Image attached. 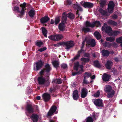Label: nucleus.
<instances>
[{
    "label": "nucleus",
    "instance_id": "4c0bfd02",
    "mask_svg": "<svg viewBox=\"0 0 122 122\" xmlns=\"http://www.w3.org/2000/svg\"><path fill=\"white\" fill-rule=\"evenodd\" d=\"M103 45L104 47H111L112 45L110 43L105 42L103 44Z\"/></svg>",
    "mask_w": 122,
    "mask_h": 122
},
{
    "label": "nucleus",
    "instance_id": "1a4fd4ad",
    "mask_svg": "<svg viewBox=\"0 0 122 122\" xmlns=\"http://www.w3.org/2000/svg\"><path fill=\"white\" fill-rule=\"evenodd\" d=\"M56 107L55 106H53L51 108L50 110L48 112L47 115L51 116L54 113L56 114L58 112L56 111Z\"/></svg>",
    "mask_w": 122,
    "mask_h": 122
},
{
    "label": "nucleus",
    "instance_id": "0e129e2a",
    "mask_svg": "<svg viewBox=\"0 0 122 122\" xmlns=\"http://www.w3.org/2000/svg\"><path fill=\"white\" fill-rule=\"evenodd\" d=\"M55 88H51L50 89V91L51 92H53V91H54L55 90Z\"/></svg>",
    "mask_w": 122,
    "mask_h": 122
},
{
    "label": "nucleus",
    "instance_id": "2eb2a0df",
    "mask_svg": "<svg viewBox=\"0 0 122 122\" xmlns=\"http://www.w3.org/2000/svg\"><path fill=\"white\" fill-rule=\"evenodd\" d=\"M72 95L73 98L74 100H76L79 98L78 92L77 90H75L73 92Z\"/></svg>",
    "mask_w": 122,
    "mask_h": 122
},
{
    "label": "nucleus",
    "instance_id": "680f3d73",
    "mask_svg": "<svg viewBox=\"0 0 122 122\" xmlns=\"http://www.w3.org/2000/svg\"><path fill=\"white\" fill-rule=\"evenodd\" d=\"M112 44L114 47H116L117 46V45L116 43H112Z\"/></svg>",
    "mask_w": 122,
    "mask_h": 122
},
{
    "label": "nucleus",
    "instance_id": "58836bf2",
    "mask_svg": "<svg viewBox=\"0 0 122 122\" xmlns=\"http://www.w3.org/2000/svg\"><path fill=\"white\" fill-rule=\"evenodd\" d=\"M106 40L107 41L112 42L115 41V39L114 37H107L106 38Z\"/></svg>",
    "mask_w": 122,
    "mask_h": 122
},
{
    "label": "nucleus",
    "instance_id": "5fc2aeb1",
    "mask_svg": "<svg viewBox=\"0 0 122 122\" xmlns=\"http://www.w3.org/2000/svg\"><path fill=\"white\" fill-rule=\"evenodd\" d=\"M61 67L64 69L67 68V65L65 64H62L61 65Z\"/></svg>",
    "mask_w": 122,
    "mask_h": 122
},
{
    "label": "nucleus",
    "instance_id": "338daca9",
    "mask_svg": "<svg viewBox=\"0 0 122 122\" xmlns=\"http://www.w3.org/2000/svg\"><path fill=\"white\" fill-rule=\"evenodd\" d=\"M36 99L38 100H40L41 99V97L39 96H37L36 97Z\"/></svg>",
    "mask_w": 122,
    "mask_h": 122
},
{
    "label": "nucleus",
    "instance_id": "0eeeda50",
    "mask_svg": "<svg viewBox=\"0 0 122 122\" xmlns=\"http://www.w3.org/2000/svg\"><path fill=\"white\" fill-rule=\"evenodd\" d=\"M36 65V66H34V70L35 71H37L40 69L43 65V63L41 60L39 61L38 62L34 63V65Z\"/></svg>",
    "mask_w": 122,
    "mask_h": 122
},
{
    "label": "nucleus",
    "instance_id": "c85d7f7f",
    "mask_svg": "<svg viewBox=\"0 0 122 122\" xmlns=\"http://www.w3.org/2000/svg\"><path fill=\"white\" fill-rule=\"evenodd\" d=\"M53 65L56 68H57L59 66V61H54L52 62Z\"/></svg>",
    "mask_w": 122,
    "mask_h": 122
},
{
    "label": "nucleus",
    "instance_id": "cd10ccee",
    "mask_svg": "<svg viewBox=\"0 0 122 122\" xmlns=\"http://www.w3.org/2000/svg\"><path fill=\"white\" fill-rule=\"evenodd\" d=\"M107 22L108 24L113 26H117V22L112 20H108L107 21Z\"/></svg>",
    "mask_w": 122,
    "mask_h": 122
},
{
    "label": "nucleus",
    "instance_id": "052dcab7",
    "mask_svg": "<svg viewBox=\"0 0 122 122\" xmlns=\"http://www.w3.org/2000/svg\"><path fill=\"white\" fill-rule=\"evenodd\" d=\"M96 55H99V54L98 53H93L92 54L93 56L94 57H96Z\"/></svg>",
    "mask_w": 122,
    "mask_h": 122
},
{
    "label": "nucleus",
    "instance_id": "8fccbe9b",
    "mask_svg": "<svg viewBox=\"0 0 122 122\" xmlns=\"http://www.w3.org/2000/svg\"><path fill=\"white\" fill-rule=\"evenodd\" d=\"M100 93L99 91H98L93 95L94 96L96 97H98L100 95Z\"/></svg>",
    "mask_w": 122,
    "mask_h": 122
},
{
    "label": "nucleus",
    "instance_id": "6ab92c4d",
    "mask_svg": "<svg viewBox=\"0 0 122 122\" xmlns=\"http://www.w3.org/2000/svg\"><path fill=\"white\" fill-rule=\"evenodd\" d=\"M82 5L85 7L91 8L93 6V4L90 2H85Z\"/></svg>",
    "mask_w": 122,
    "mask_h": 122
},
{
    "label": "nucleus",
    "instance_id": "49530a36",
    "mask_svg": "<svg viewBox=\"0 0 122 122\" xmlns=\"http://www.w3.org/2000/svg\"><path fill=\"white\" fill-rule=\"evenodd\" d=\"M43 44V43L41 41H37L36 42V45L37 46L40 47Z\"/></svg>",
    "mask_w": 122,
    "mask_h": 122
},
{
    "label": "nucleus",
    "instance_id": "6e6552de",
    "mask_svg": "<svg viewBox=\"0 0 122 122\" xmlns=\"http://www.w3.org/2000/svg\"><path fill=\"white\" fill-rule=\"evenodd\" d=\"M86 38H85V40H84L82 42V46L81 47V48L80 51H79L78 52V54L76 55V56L73 59H72L71 60L72 61H74L75 60L78 59L80 56V54L82 52V51H83L82 50V48L83 47L84 44L86 40Z\"/></svg>",
    "mask_w": 122,
    "mask_h": 122
},
{
    "label": "nucleus",
    "instance_id": "864d4df0",
    "mask_svg": "<svg viewBox=\"0 0 122 122\" xmlns=\"http://www.w3.org/2000/svg\"><path fill=\"white\" fill-rule=\"evenodd\" d=\"M60 20L59 17H57L55 20V24L57 25L60 21Z\"/></svg>",
    "mask_w": 122,
    "mask_h": 122
},
{
    "label": "nucleus",
    "instance_id": "f704fd0d",
    "mask_svg": "<svg viewBox=\"0 0 122 122\" xmlns=\"http://www.w3.org/2000/svg\"><path fill=\"white\" fill-rule=\"evenodd\" d=\"M56 41L60 40L63 38V36L62 35H56Z\"/></svg>",
    "mask_w": 122,
    "mask_h": 122
},
{
    "label": "nucleus",
    "instance_id": "79ce46f5",
    "mask_svg": "<svg viewBox=\"0 0 122 122\" xmlns=\"http://www.w3.org/2000/svg\"><path fill=\"white\" fill-rule=\"evenodd\" d=\"M93 118L91 117H89L86 119V122H93Z\"/></svg>",
    "mask_w": 122,
    "mask_h": 122
},
{
    "label": "nucleus",
    "instance_id": "39448f33",
    "mask_svg": "<svg viewBox=\"0 0 122 122\" xmlns=\"http://www.w3.org/2000/svg\"><path fill=\"white\" fill-rule=\"evenodd\" d=\"M115 4L112 1H110L108 5V11L110 13H112L113 12Z\"/></svg>",
    "mask_w": 122,
    "mask_h": 122
},
{
    "label": "nucleus",
    "instance_id": "c756f323",
    "mask_svg": "<svg viewBox=\"0 0 122 122\" xmlns=\"http://www.w3.org/2000/svg\"><path fill=\"white\" fill-rule=\"evenodd\" d=\"M67 14L66 13L64 12L63 14L62 17V22L64 23H66V20L67 19Z\"/></svg>",
    "mask_w": 122,
    "mask_h": 122
},
{
    "label": "nucleus",
    "instance_id": "a18cd8bd",
    "mask_svg": "<svg viewBox=\"0 0 122 122\" xmlns=\"http://www.w3.org/2000/svg\"><path fill=\"white\" fill-rule=\"evenodd\" d=\"M81 61L83 62H88L89 61V58H85L82 57L81 59Z\"/></svg>",
    "mask_w": 122,
    "mask_h": 122
},
{
    "label": "nucleus",
    "instance_id": "9b49d317",
    "mask_svg": "<svg viewBox=\"0 0 122 122\" xmlns=\"http://www.w3.org/2000/svg\"><path fill=\"white\" fill-rule=\"evenodd\" d=\"M73 7L75 10H77V11L76 12V14L78 15L77 17H78L79 16V15L78 14V11L79 10L82 11V9L80 6L77 3L76 4L74 5Z\"/></svg>",
    "mask_w": 122,
    "mask_h": 122
},
{
    "label": "nucleus",
    "instance_id": "603ef678",
    "mask_svg": "<svg viewBox=\"0 0 122 122\" xmlns=\"http://www.w3.org/2000/svg\"><path fill=\"white\" fill-rule=\"evenodd\" d=\"M92 116L94 118H95L96 119L97 118L98 116V114L95 113V112L93 113H92Z\"/></svg>",
    "mask_w": 122,
    "mask_h": 122
},
{
    "label": "nucleus",
    "instance_id": "c03bdc74",
    "mask_svg": "<svg viewBox=\"0 0 122 122\" xmlns=\"http://www.w3.org/2000/svg\"><path fill=\"white\" fill-rule=\"evenodd\" d=\"M90 44L92 47L94 46L96 44V42L94 39H92L90 41Z\"/></svg>",
    "mask_w": 122,
    "mask_h": 122
},
{
    "label": "nucleus",
    "instance_id": "ddd939ff",
    "mask_svg": "<svg viewBox=\"0 0 122 122\" xmlns=\"http://www.w3.org/2000/svg\"><path fill=\"white\" fill-rule=\"evenodd\" d=\"M88 91L87 89L85 88H83L81 90V97L82 98H85L87 96Z\"/></svg>",
    "mask_w": 122,
    "mask_h": 122
},
{
    "label": "nucleus",
    "instance_id": "f257e3e1",
    "mask_svg": "<svg viewBox=\"0 0 122 122\" xmlns=\"http://www.w3.org/2000/svg\"><path fill=\"white\" fill-rule=\"evenodd\" d=\"M86 26L83 27L82 31L85 32H89L90 31V29L88 27H93L96 25L97 27H99L101 26V24L99 21H96L93 23H90L89 22L87 21L85 24Z\"/></svg>",
    "mask_w": 122,
    "mask_h": 122
},
{
    "label": "nucleus",
    "instance_id": "5701e85b",
    "mask_svg": "<svg viewBox=\"0 0 122 122\" xmlns=\"http://www.w3.org/2000/svg\"><path fill=\"white\" fill-rule=\"evenodd\" d=\"M112 63L113 62L111 61H108L105 65L106 68L107 69H110L111 68V66L112 65Z\"/></svg>",
    "mask_w": 122,
    "mask_h": 122
},
{
    "label": "nucleus",
    "instance_id": "de8ad7c7",
    "mask_svg": "<svg viewBox=\"0 0 122 122\" xmlns=\"http://www.w3.org/2000/svg\"><path fill=\"white\" fill-rule=\"evenodd\" d=\"M72 3V1L71 0H67L64 3L65 5H71Z\"/></svg>",
    "mask_w": 122,
    "mask_h": 122
},
{
    "label": "nucleus",
    "instance_id": "4d7b16f0",
    "mask_svg": "<svg viewBox=\"0 0 122 122\" xmlns=\"http://www.w3.org/2000/svg\"><path fill=\"white\" fill-rule=\"evenodd\" d=\"M84 56L85 57L89 58L90 57V55L89 53H85L84 55Z\"/></svg>",
    "mask_w": 122,
    "mask_h": 122
},
{
    "label": "nucleus",
    "instance_id": "a19ab883",
    "mask_svg": "<svg viewBox=\"0 0 122 122\" xmlns=\"http://www.w3.org/2000/svg\"><path fill=\"white\" fill-rule=\"evenodd\" d=\"M67 16L71 19H73L74 18V15L71 13H69L67 14Z\"/></svg>",
    "mask_w": 122,
    "mask_h": 122
},
{
    "label": "nucleus",
    "instance_id": "423d86ee",
    "mask_svg": "<svg viewBox=\"0 0 122 122\" xmlns=\"http://www.w3.org/2000/svg\"><path fill=\"white\" fill-rule=\"evenodd\" d=\"M63 44L65 46L66 49L68 50L73 47L74 45L73 42L72 41L64 42Z\"/></svg>",
    "mask_w": 122,
    "mask_h": 122
},
{
    "label": "nucleus",
    "instance_id": "412c9836",
    "mask_svg": "<svg viewBox=\"0 0 122 122\" xmlns=\"http://www.w3.org/2000/svg\"><path fill=\"white\" fill-rule=\"evenodd\" d=\"M26 5V4L25 2L24 3L20 5V6L22 7L21 10L20 12L21 15H23L24 14Z\"/></svg>",
    "mask_w": 122,
    "mask_h": 122
},
{
    "label": "nucleus",
    "instance_id": "473e14b6",
    "mask_svg": "<svg viewBox=\"0 0 122 122\" xmlns=\"http://www.w3.org/2000/svg\"><path fill=\"white\" fill-rule=\"evenodd\" d=\"M52 82L53 83H56L58 84H61L62 83V81L60 79H54L53 80Z\"/></svg>",
    "mask_w": 122,
    "mask_h": 122
},
{
    "label": "nucleus",
    "instance_id": "4be33fe9",
    "mask_svg": "<svg viewBox=\"0 0 122 122\" xmlns=\"http://www.w3.org/2000/svg\"><path fill=\"white\" fill-rule=\"evenodd\" d=\"M30 117L33 122H36L38 121V117L37 115L33 114Z\"/></svg>",
    "mask_w": 122,
    "mask_h": 122
},
{
    "label": "nucleus",
    "instance_id": "09e8293b",
    "mask_svg": "<svg viewBox=\"0 0 122 122\" xmlns=\"http://www.w3.org/2000/svg\"><path fill=\"white\" fill-rule=\"evenodd\" d=\"M94 64L95 66L96 67H100V64L98 63V61H94Z\"/></svg>",
    "mask_w": 122,
    "mask_h": 122
},
{
    "label": "nucleus",
    "instance_id": "ea45409f",
    "mask_svg": "<svg viewBox=\"0 0 122 122\" xmlns=\"http://www.w3.org/2000/svg\"><path fill=\"white\" fill-rule=\"evenodd\" d=\"M79 63L78 62H77L75 63L74 68L76 71L78 70V68L79 66Z\"/></svg>",
    "mask_w": 122,
    "mask_h": 122
},
{
    "label": "nucleus",
    "instance_id": "20e7f679",
    "mask_svg": "<svg viewBox=\"0 0 122 122\" xmlns=\"http://www.w3.org/2000/svg\"><path fill=\"white\" fill-rule=\"evenodd\" d=\"M102 30L103 31H105V32L108 35H110L112 30V28L109 26H107V24H104L102 27Z\"/></svg>",
    "mask_w": 122,
    "mask_h": 122
},
{
    "label": "nucleus",
    "instance_id": "b1692460",
    "mask_svg": "<svg viewBox=\"0 0 122 122\" xmlns=\"http://www.w3.org/2000/svg\"><path fill=\"white\" fill-rule=\"evenodd\" d=\"M19 7L18 6H15L14 7L13 11L19 13L20 14V15H17L18 17H21L22 15H21L20 14L21 11H20L19 10Z\"/></svg>",
    "mask_w": 122,
    "mask_h": 122
},
{
    "label": "nucleus",
    "instance_id": "c9c22d12",
    "mask_svg": "<svg viewBox=\"0 0 122 122\" xmlns=\"http://www.w3.org/2000/svg\"><path fill=\"white\" fill-rule=\"evenodd\" d=\"M92 76V74L90 72H86L85 73L84 77L85 79L87 78Z\"/></svg>",
    "mask_w": 122,
    "mask_h": 122
},
{
    "label": "nucleus",
    "instance_id": "7c9ffc66",
    "mask_svg": "<svg viewBox=\"0 0 122 122\" xmlns=\"http://www.w3.org/2000/svg\"><path fill=\"white\" fill-rule=\"evenodd\" d=\"M35 11L34 9L30 10L29 12V16L31 17H33L35 14Z\"/></svg>",
    "mask_w": 122,
    "mask_h": 122
},
{
    "label": "nucleus",
    "instance_id": "f03ea898",
    "mask_svg": "<svg viewBox=\"0 0 122 122\" xmlns=\"http://www.w3.org/2000/svg\"><path fill=\"white\" fill-rule=\"evenodd\" d=\"M104 91L108 93L107 97L109 98L112 97L115 93L114 91L112 89L111 86L109 85L105 86Z\"/></svg>",
    "mask_w": 122,
    "mask_h": 122
},
{
    "label": "nucleus",
    "instance_id": "e2e57ef3",
    "mask_svg": "<svg viewBox=\"0 0 122 122\" xmlns=\"http://www.w3.org/2000/svg\"><path fill=\"white\" fill-rule=\"evenodd\" d=\"M86 79L84 78L83 82L84 83L87 84H88V83L87 82V80L85 79Z\"/></svg>",
    "mask_w": 122,
    "mask_h": 122
},
{
    "label": "nucleus",
    "instance_id": "9d476101",
    "mask_svg": "<svg viewBox=\"0 0 122 122\" xmlns=\"http://www.w3.org/2000/svg\"><path fill=\"white\" fill-rule=\"evenodd\" d=\"M93 101L94 104L97 106L101 107L103 106L102 101V100L96 99H94Z\"/></svg>",
    "mask_w": 122,
    "mask_h": 122
},
{
    "label": "nucleus",
    "instance_id": "aec40b11",
    "mask_svg": "<svg viewBox=\"0 0 122 122\" xmlns=\"http://www.w3.org/2000/svg\"><path fill=\"white\" fill-rule=\"evenodd\" d=\"M79 67L81 69L79 71L77 72H73L72 73L73 76H74L77 74H79L84 71V70L83 69L84 67L82 65H80L79 66Z\"/></svg>",
    "mask_w": 122,
    "mask_h": 122
},
{
    "label": "nucleus",
    "instance_id": "774afa93",
    "mask_svg": "<svg viewBox=\"0 0 122 122\" xmlns=\"http://www.w3.org/2000/svg\"><path fill=\"white\" fill-rule=\"evenodd\" d=\"M49 122H55L52 119H50L49 120Z\"/></svg>",
    "mask_w": 122,
    "mask_h": 122
},
{
    "label": "nucleus",
    "instance_id": "7ed1b4c3",
    "mask_svg": "<svg viewBox=\"0 0 122 122\" xmlns=\"http://www.w3.org/2000/svg\"><path fill=\"white\" fill-rule=\"evenodd\" d=\"M45 69H43L40 72V75H42L44 73L46 72L47 73V74H46V75H49V72L51 70V68L50 65L48 64H46L45 66Z\"/></svg>",
    "mask_w": 122,
    "mask_h": 122
},
{
    "label": "nucleus",
    "instance_id": "f3484780",
    "mask_svg": "<svg viewBox=\"0 0 122 122\" xmlns=\"http://www.w3.org/2000/svg\"><path fill=\"white\" fill-rule=\"evenodd\" d=\"M65 23L62 22L61 23H60L59 25V29L61 31H66L65 30Z\"/></svg>",
    "mask_w": 122,
    "mask_h": 122
},
{
    "label": "nucleus",
    "instance_id": "e433bc0d",
    "mask_svg": "<svg viewBox=\"0 0 122 122\" xmlns=\"http://www.w3.org/2000/svg\"><path fill=\"white\" fill-rule=\"evenodd\" d=\"M42 32L44 36L46 37H47L46 34L47 33V31L46 29L43 27L41 28Z\"/></svg>",
    "mask_w": 122,
    "mask_h": 122
},
{
    "label": "nucleus",
    "instance_id": "69168bd1",
    "mask_svg": "<svg viewBox=\"0 0 122 122\" xmlns=\"http://www.w3.org/2000/svg\"><path fill=\"white\" fill-rule=\"evenodd\" d=\"M95 75H93L91 77V78L92 79H93L95 78Z\"/></svg>",
    "mask_w": 122,
    "mask_h": 122
},
{
    "label": "nucleus",
    "instance_id": "3c124183",
    "mask_svg": "<svg viewBox=\"0 0 122 122\" xmlns=\"http://www.w3.org/2000/svg\"><path fill=\"white\" fill-rule=\"evenodd\" d=\"M117 42L119 43H121L122 42V37H120L117 38L116 40Z\"/></svg>",
    "mask_w": 122,
    "mask_h": 122
},
{
    "label": "nucleus",
    "instance_id": "13d9d810",
    "mask_svg": "<svg viewBox=\"0 0 122 122\" xmlns=\"http://www.w3.org/2000/svg\"><path fill=\"white\" fill-rule=\"evenodd\" d=\"M112 18L113 19H116L117 18V16L116 14H114L112 16Z\"/></svg>",
    "mask_w": 122,
    "mask_h": 122
},
{
    "label": "nucleus",
    "instance_id": "bb28decb",
    "mask_svg": "<svg viewBox=\"0 0 122 122\" xmlns=\"http://www.w3.org/2000/svg\"><path fill=\"white\" fill-rule=\"evenodd\" d=\"M102 54L103 56H107L109 55V51L105 50H103L101 51Z\"/></svg>",
    "mask_w": 122,
    "mask_h": 122
},
{
    "label": "nucleus",
    "instance_id": "393cba45",
    "mask_svg": "<svg viewBox=\"0 0 122 122\" xmlns=\"http://www.w3.org/2000/svg\"><path fill=\"white\" fill-rule=\"evenodd\" d=\"M27 110L29 113H32L33 110L32 107L31 105H28L27 106Z\"/></svg>",
    "mask_w": 122,
    "mask_h": 122
},
{
    "label": "nucleus",
    "instance_id": "2f4dec72",
    "mask_svg": "<svg viewBox=\"0 0 122 122\" xmlns=\"http://www.w3.org/2000/svg\"><path fill=\"white\" fill-rule=\"evenodd\" d=\"M120 33V32L118 31L115 30L113 31H112L110 36H116L118 35Z\"/></svg>",
    "mask_w": 122,
    "mask_h": 122
},
{
    "label": "nucleus",
    "instance_id": "a878e982",
    "mask_svg": "<svg viewBox=\"0 0 122 122\" xmlns=\"http://www.w3.org/2000/svg\"><path fill=\"white\" fill-rule=\"evenodd\" d=\"M99 11L103 15L107 16L108 15V13L106 10H103L102 9L100 8L99 9Z\"/></svg>",
    "mask_w": 122,
    "mask_h": 122
},
{
    "label": "nucleus",
    "instance_id": "37998d69",
    "mask_svg": "<svg viewBox=\"0 0 122 122\" xmlns=\"http://www.w3.org/2000/svg\"><path fill=\"white\" fill-rule=\"evenodd\" d=\"M51 40L54 41H56V35H52L49 36L48 37Z\"/></svg>",
    "mask_w": 122,
    "mask_h": 122
},
{
    "label": "nucleus",
    "instance_id": "f8f14e48",
    "mask_svg": "<svg viewBox=\"0 0 122 122\" xmlns=\"http://www.w3.org/2000/svg\"><path fill=\"white\" fill-rule=\"evenodd\" d=\"M38 81L39 84L40 85H43L46 82L45 78L42 76L39 77L38 78Z\"/></svg>",
    "mask_w": 122,
    "mask_h": 122
},
{
    "label": "nucleus",
    "instance_id": "dca6fc26",
    "mask_svg": "<svg viewBox=\"0 0 122 122\" xmlns=\"http://www.w3.org/2000/svg\"><path fill=\"white\" fill-rule=\"evenodd\" d=\"M43 99L45 101H49L50 98V95L47 93L44 94L42 96Z\"/></svg>",
    "mask_w": 122,
    "mask_h": 122
},
{
    "label": "nucleus",
    "instance_id": "bf43d9fd",
    "mask_svg": "<svg viewBox=\"0 0 122 122\" xmlns=\"http://www.w3.org/2000/svg\"><path fill=\"white\" fill-rule=\"evenodd\" d=\"M106 3V1L105 0H103L102 1L101 3V6L103 7V5H105Z\"/></svg>",
    "mask_w": 122,
    "mask_h": 122
},
{
    "label": "nucleus",
    "instance_id": "6e6d98bb",
    "mask_svg": "<svg viewBox=\"0 0 122 122\" xmlns=\"http://www.w3.org/2000/svg\"><path fill=\"white\" fill-rule=\"evenodd\" d=\"M46 48L45 47H44L42 48H41L39 49L38 50V51H40L41 52H42V51L46 50Z\"/></svg>",
    "mask_w": 122,
    "mask_h": 122
},
{
    "label": "nucleus",
    "instance_id": "72a5a7b5",
    "mask_svg": "<svg viewBox=\"0 0 122 122\" xmlns=\"http://www.w3.org/2000/svg\"><path fill=\"white\" fill-rule=\"evenodd\" d=\"M94 35L97 39H100L101 37V36L99 32L96 31L94 33Z\"/></svg>",
    "mask_w": 122,
    "mask_h": 122
},
{
    "label": "nucleus",
    "instance_id": "4468645a",
    "mask_svg": "<svg viewBox=\"0 0 122 122\" xmlns=\"http://www.w3.org/2000/svg\"><path fill=\"white\" fill-rule=\"evenodd\" d=\"M110 76V75H108L106 73H105L102 76V79L104 81H109Z\"/></svg>",
    "mask_w": 122,
    "mask_h": 122
},
{
    "label": "nucleus",
    "instance_id": "a211bd4d",
    "mask_svg": "<svg viewBox=\"0 0 122 122\" xmlns=\"http://www.w3.org/2000/svg\"><path fill=\"white\" fill-rule=\"evenodd\" d=\"M49 18L47 16H45L40 19V21L42 23H45L49 20Z\"/></svg>",
    "mask_w": 122,
    "mask_h": 122
}]
</instances>
